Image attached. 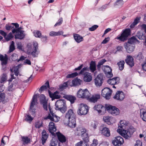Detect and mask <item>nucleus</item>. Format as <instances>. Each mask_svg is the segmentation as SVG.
Masks as SVG:
<instances>
[{
	"label": "nucleus",
	"instance_id": "obj_27",
	"mask_svg": "<svg viewBox=\"0 0 146 146\" xmlns=\"http://www.w3.org/2000/svg\"><path fill=\"white\" fill-rule=\"evenodd\" d=\"M82 82V80L76 78L72 80V82H71V84L72 85V86H78L80 85Z\"/></svg>",
	"mask_w": 146,
	"mask_h": 146
},
{
	"label": "nucleus",
	"instance_id": "obj_6",
	"mask_svg": "<svg viewBox=\"0 0 146 146\" xmlns=\"http://www.w3.org/2000/svg\"><path fill=\"white\" fill-rule=\"evenodd\" d=\"M90 95V93L87 89L84 90L80 89L77 92V96L80 98H85L88 99Z\"/></svg>",
	"mask_w": 146,
	"mask_h": 146
},
{
	"label": "nucleus",
	"instance_id": "obj_62",
	"mask_svg": "<svg viewBox=\"0 0 146 146\" xmlns=\"http://www.w3.org/2000/svg\"><path fill=\"white\" fill-rule=\"evenodd\" d=\"M63 22V19L62 18H61L59 19L58 21L54 25V26L56 27L57 26H59L61 25Z\"/></svg>",
	"mask_w": 146,
	"mask_h": 146
},
{
	"label": "nucleus",
	"instance_id": "obj_36",
	"mask_svg": "<svg viewBox=\"0 0 146 146\" xmlns=\"http://www.w3.org/2000/svg\"><path fill=\"white\" fill-rule=\"evenodd\" d=\"M40 102L41 104L43 105V107L44 110L47 111L48 110V102L46 100L45 98H44L43 99L40 100Z\"/></svg>",
	"mask_w": 146,
	"mask_h": 146
},
{
	"label": "nucleus",
	"instance_id": "obj_49",
	"mask_svg": "<svg viewBox=\"0 0 146 146\" xmlns=\"http://www.w3.org/2000/svg\"><path fill=\"white\" fill-rule=\"evenodd\" d=\"M111 89L108 88H105L103 89L102 91V95L103 96H105V94H106L108 91H110Z\"/></svg>",
	"mask_w": 146,
	"mask_h": 146
},
{
	"label": "nucleus",
	"instance_id": "obj_47",
	"mask_svg": "<svg viewBox=\"0 0 146 146\" xmlns=\"http://www.w3.org/2000/svg\"><path fill=\"white\" fill-rule=\"evenodd\" d=\"M79 74V73L77 72H74L71 74H68L66 76V78H72L78 76Z\"/></svg>",
	"mask_w": 146,
	"mask_h": 146
},
{
	"label": "nucleus",
	"instance_id": "obj_20",
	"mask_svg": "<svg viewBox=\"0 0 146 146\" xmlns=\"http://www.w3.org/2000/svg\"><path fill=\"white\" fill-rule=\"evenodd\" d=\"M83 80L86 82H89L92 80V77L91 73L88 72H85L84 74Z\"/></svg>",
	"mask_w": 146,
	"mask_h": 146
},
{
	"label": "nucleus",
	"instance_id": "obj_2",
	"mask_svg": "<svg viewBox=\"0 0 146 146\" xmlns=\"http://www.w3.org/2000/svg\"><path fill=\"white\" fill-rule=\"evenodd\" d=\"M125 122L124 120H121L120 122V125L118 126V129L117 131L125 139H128L131 137V135L129 131L125 130L123 127H125Z\"/></svg>",
	"mask_w": 146,
	"mask_h": 146
},
{
	"label": "nucleus",
	"instance_id": "obj_63",
	"mask_svg": "<svg viewBox=\"0 0 146 146\" xmlns=\"http://www.w3.org/2000/svg\"><path fill=\"white\" fill-rule=\"evenodd\" d=\"M5 99V94L4 93H0V102L3 101Z\"/></svg>",
	"mask_w": 146,
	"mask_h": 146
},
{
	"label": "nucleus",
	"instance_id": "obj_10",
	"mask_svg": "<svg viewBox=\"0 0 146 146\" xmlns=\"http://www.w3.org/2000/svg\"><path fill=\"white\" fill-rule=\"evenodd\" d=\"M38 44L37 42H35L33 43V49L32 51L31 52V48L29 46L28 47L27 52L28 54H31L34 57L36 56V55L38 54L37 53V50L38 49Z\"/></svg>",
	"mask_w": 146,
	"mask_h": 146
},
{
	"label": "nucleus",
	"instance_id": "obj_21",
	"mask_svg": "<svg viewBox=\"0 0 146 146\" xmlns=\"http://www.w3.org/2000/svg\"><path fill=\"white\" fill-rule=\"evenodd\" d=\"M56 136H57L58 139L60 142L63 143L66 141V137L60 132H58L55 133Z\"/></svg>",
	"mask_w": 146,
	"mask_h": 146
},
{
	"label": "nucleus",
	"instance_id": "obj_44",
	"mask_svg": "<svg viewBox=\"0 0 146 146\" xmlns=\"http://www.w3.org/2000/svg\"><path fill=\"white\" fill-rule=\"evenodd\" d=\"M42 124V121L38 120L35 122V127L36 128L39 129L43 126Z\"/></svg>",
	"mask_w": 146,
	"mask_h": 146
},
{
	"label": "nucleus",
	"instance_id": "obj_9",
	"mask_svg": "<svg viewBox=\"0 0 146 146\" xmlns=\"http://www.w3.org/2000/svg\"><path fill=\"white\" fill-rule=\"evenodd\" d=\"M104 75L102 74H98L94 80L95 85L97 87L101 86L103 82L104 78Z\"/></svg>",
	"mask_w": 146,
	"mask_h": 146
},
{
	"label": "nucleus",
	"instance_id": "obj_15",
	"mask_svg": "<svg viewBox=\"0 0 146 146\" xmlns=\"http://www.w3.org/2000/svg\"><path fill=\"white\" fill-rule=\"evenodd\" d=\"M49 132L51 134L52 136L55 137L56 136L55 132L56 130V129L55 125L54 123L52 122H50L49 125Z\"/></svg>",
	"mask_w": 146,
	"mask_h": 146
},
{
	"label": "nucleus",
	"instance_id": "obj_29",
	"mask_svg": "<svg viewBox=\"0 0 146 146\" xmlns=\"http://www.w3.org/2000/svg\"><path fill=\"white\" fill-rule=\"evenodd\" d=\"M66 116L68 118L71 119L76 118V115L72 109L69 110L66 113Z\"/></svg>",
	"mask_w": 146,
	"mask_h": 146
},
{
	"label": "nucleus",
	"instance_id": "obj_61",
	"mask_svg": "<svg viewBox=\"0 0 146 146\" xmlns=\"http://www.w3.org/2000/svg\"><path fill=\"white\" fill-rule=\"evenodd\" d=\"M7 80V75L6 74H3L1 78V80L0 81L1 83H2Z\"/></svg>",
	"mask_w": 146,
	"mask_h": 146
},
{
	"label": "nucleus",
	"instance_id": "obj_25",
	"mask_svg": "<svg viewBox=\"0 0 146 146\" xmlns=\"http://www.w3.org/2000/svg\"><path fill=\"white\" fill-rule=\"evenodd\" d=\"M42 145H44L48 136V134L47 133L46 130L44 129L42 131Z\"/></svg>",
	"mask_w": 146,
	"mask_h": 146
},
{
	"label": "nucleus",
	"instance_id": "obj_24",
	"mask_svg": "<svg viewBox=\"0 0 146 146\" xmlns=\"http://www.w3.org/2000/svg\"><path fill=\"white\" fill-rule=\"evenodd\" d=\"M8 58L7 56L5 54L4 56L3 55L0 54V60L1 61V64L2 66L6 65L8 63Z\"/></svg>",
	"mask_w": 146,
	"mask_h": 146
},
{
	"label": "nucleus",
	"instance_id": "obj_58",
	"mask_svg": "<svg viewBox=\"0 0 146 146\" xmlns=\"http://www.w3.org/2000/svg\"><path fill=\"white\" fill-rule=\"evenodd\" d=\"M58 143L57 140L54 141L52 139L50 141L49 144V146H56Z\"/></svg>",
	"mask_w": 146,
	"mask_h": 146
},
{
	"label": "nucleus",
	"instance_id": "obj_57",
	"mask_svg": "<svg viewBox=\"0 0 146 146\" xmlns=\"http://www.w3.org/2000/svg\"><path fill=\"white\" fill-rule=\"evenodd\" d=\"M88 70L89 68L87 67H84L79 73V75H82L84 74V73L85 72V71Z\"/></svg>",
	"mask_w": 146,
	"mask_h": 146
},
{
	"label": "nucleus",
	"instance_id": "obj_3",
	"mask_svg": "<svg viewBox=\"0 0 146 146\" xmlns=\"http://www.w3.org/2000/svg\"><path fill=\"white\" fill-rule=\"evenodd\" d=\"M55 109L60 111L62 113L66 111L67 107L65 100H59L57 101L55 104Z\"/></svg>",
	"mask_w": 146,
	"mask_h": 146
},
{
	"label": "nucleus",
	"instance_id": "obj_18",
	"mask_svg": "<svg viewBox=\"0 0 146 146\" xmlns=\"http://www.w3.org/2000/svg\"><path fill=\"white\" fill-rule=\"evenodd\" d=\"M86 132V129L83 127H77L75 131V134L77 136H81L83 135L84 133Z\"/></svg>",
	"mask_w": 146,
	"mask_h": 146
},
{
	"label": "nucleus",
	"instance_id": "obj_13",
	"mask_svg": "<svg viewBox=\"0 0 146 146\" xmlns=\"http://www.w3.org/2000/svg\"><path fill=\"white\" fill-rule=\"evenodd\" d=\"M125 95L122 91H117L115 95L113 97V98L117 101H121L125 98Z\"/></svg>",
	"mask_w": 146,
	"mask_h": 146
},
{
	"label": "nucleus",
	"instance_id": "obj_4",
	"mask_svg": "<svg viewBox=\"0 0 146 146\" xmlns=\"http://www.w3.org/2000/svg\"><path fill=\"white\" fill-rule=\"evenodd\" d=\"M89 108L85 104H80L77 112L80 115H85L88 112Z\"/></svg>",
	"mask_w": 146,
	"mask_h": 146
},
{
	"label": "nucleus",
	"instance_id": "obj_40",
	"mask_svg": "<svg viewBox=\"0 0 146 146\" xmlns=\"http://www.w3.org/2000/svg\"><path fill=\"white\" fill-rule=\"evenodd\" d=\"M124 3L123 0H117L114 4V6H117L119 8L122 7Z\"/></svg>",
	"mask_w": 146,
	"mask_h": 146
},
{
	"label": "nucleus",
	"instance_id": "obj_41",
	"mask_svg": "<svg viewBox=\"0 0 146 146\" xmlns=\"http://www.w3.org/2000/svg\"><path fill=\"white\" fill-rule=\"evenodd\" d=\"M12 33V32H10L8 35H6L5 37L4 38L6 41H8L13 39L14 36Z\"/></svg>",
	"mask_w": 146,
	"mask_h": 146
},
{
	"label": "nucleus",
	"instance_id": "obj_23",
	"mask_svg": "<svg viewBox=\"0 0 146 146\" xmlns=\"http://www.w3.org/2000/svg\"><path fill=\"white\" fill-rule=\"evenodd\" d=\"M119 80V78L118 77H116L113 78L112 79H109L107 81V82L111 85H114L118 84Z\"/></svg>",
	"mask_w": 146,
	"mask_h": 146
},
{
	"label": "nucleus",
	"instance_id": "obj_33",
	"mask_svg": "<svg viewBox=\"0 0 146 146\" xmlns=\"http://www.w3.org/2000/svg\"><path fill=\"white\" fill-rule=\"evenodd\" d=\"M49 82L48 81L45 83V85H43L40 87L39 90V92L41 93L42 91L46 90L47 88H49Z\"/></svg>",
	"mask_w": 146,
	"mask_h": 146
},
{
	"label": "nucleus",
	"instance_id": "obj_50",
	"mask_svg": "<svg viewBox=\"0 0 146 146\" xmlns=\"http://www.w3.org/2000/svg\"><path fill=\"white\" fill-rule=\"evenodd\" d=\"M103 120L104 122L106 123L107 124L110 125L111 122L110 121V117L108 116H107L104 117Z\"/></svg>",
	"mask_w": 146,
	"mask_h": 146
},
{
	"label": "nucleus",
	"instance_id": "obj_5",
	"mask_svg": "<svg viewBox=\"0 0 146 146\" xmlns=\"http://www.w3.org/2000/svg\"><path fill=\"white\" fill-rule=\"evenodd\" d=\"M48 108L49 109L50 113L48 114L47 117H44V119H49L52 121L55 122H58L60 118L53 112V111L50 107L49 104L48 105Z\"/></svg>",
	"mask_w": 146,
	"mask_h": 146
},
{
	"label": "nucleus",
	"instance_id": "obj_64",
	"mask_svg": "<svg viewBox=\"0 0 146 146\" xmlns=\"http://www.w3.org/2000/svg\"><path fill=\"white\" fill-rule=\"evenodd\" d=\"M141 117H142L143 121L146 122V111H143L142 113V115H141Z\"/></svg>",
	"mask_w": 146,
	"mask_h": 146
},
{
	"label": "nucleus",
	"instance_id": "obj_14",
	"mask_svg": "<svg viewBox=\"0 0 146 146\" xmlns=\"http://www.w3.org/2000/svg\"><path fill=\"white\" fill-rule=\"evenodd\" d=\"M19 27V24L17 23H8L5 25V29L8 31H9L11 30H12V31L13 29H15Z\"/></svg>",
	"mask_w": 146,
	"mask_h": 146
},
{
	"label": "nucleus",
	"instance_id": "obj_32",
	"mask_svg": "<svg viewBox=\"0 0 146 146\" xmlns=\"http://www.w3.org/2000/svg\"><path fill=\"white\" fill-rule=\"evenodd\" d=\"M64 32L62 31H59L56 32L55 31H51L49 33V35L51 36H55L61 35L63 34Z\"/></svg>",
	"mask_w": 146,
	"mask_h": 146
},
{
	"label": "nucleus",
	"instance_id": "obj_11",
	"mask_svg": "<svg viewBox=\"0 0 146 146\" xmlns=\"http://www.w3.org/2000/svg\"><path fill=\"white\" fill-rule=\"evenodd\" d=\"M107 108L108 112L113 115H118L120 113L119 109L115 106L109 105Z\"/></svg>",
	"mask_w": 146,
	"mask_h": 146
},
{
	"label": "nucleus",
	"instance_id": "obj_30",
	"mask_svg": "<svg viewBox=\"0 0 146 146\" xmlns=\"http://www.w3.org/2000/svg\"><path fill=\"white\" fill-rule=\"evenodd\" d=\"M63 97L69 101L71 104L74 103L75 101L76 100L75 97L72 95H66L64 96Z\"/></svg>",
	"mask_w": 146,
	"mask_h": 146
},
{
	"label": "nucleus",
	"instance_id": "obj_26",
	"mask_svg": "<svg viewBox=\"0 0 146 146\" xmlns=\"http://www.w3.org/2000/svg\"><path fill=\"white\" fill-rule=\"evenodd\" d=\"M100 96L98 94L93 95L92 96L88 98L89 101L95 103L98 100L100 99Z\"/></svg>",
	"mask_w": 146,
	"mask_h": 146
},
{
	"label": "nucleus",
	"instance_id": "obj_7",
	"mask_svg": "<svg viewBox=\"0 0 146 146\" xmlns=\"http://www.w3.org/2000/svg\"><path fill=\"white\" fill-rule=\"evenodd\" d=\"M37 95H34L33 97L30 107V110L31 111V115H35V114L36 109L34 108V106L36 103H37Z\"/></svg>",
	"mask_w": 146,
	"mask_h": 146
},
{
	"label": "nucleus",
	"instance_id": "obj_48",
	"mask_svg": "<svg viewBox=\"0 0 146 146\" xmlns=\"http://www.w3.org/2000/svg\"><path fill=\"white\" fill-rule=\"evenodd\" d=\"M34 36L36 37L40 38L41 36V33L39 31H36L34 32Z\"/></svg>",
	"mask_w": 146,
	"mask_h": 146
},
{
	"label": "nucleus",
	"instance_id": "obj_1",
	"mask_svg": "<svg viewBox=\"0 0 146 146\" xmlns=\"http://www.w3.org/2000/svg\"><path fill=\"white\" fill-rule=\"evenodd\" d=\"M131 30L129 28H126L122 30L120 35H118L115 39L119 40L121 42H124L128 39L127 43L133 44L137 40L136 38L133 36L129 39L130 36Z\"/></svg>",
	"mask_w": 146,
	"mask_h": 146
},
{
	"label": "nucleus",
	"instance_id": "obj_42",
	"mask_svg": "<svg viewBox=\"0 0 146 146\" xmlns=\"http://www.w3.org/2000/svg\"><path fill=\"white\" fill-rule=\"evenodd\" d=\"M82 138L84 141L86 142H88L89 141V137L88 134L86 132H85L84 134L81 136Z\"/></svg>",
	"mask_w": 146,
	"mask_h": 146
},
{
	"label": "nucleus",
	"instance_id": "obj_53",
	"mask_svg": "<svg viewBox=\"0 0 146 146\" xmlns=\"http://www.w3.org/2000/svg\"><path fill=\"white\" fill-rule=\"evenodd\" d=\"M109 105L106 104L105 106L102 105V108H101L100 110V113L102 112H106V110L108 111V109L107 108V107L109 106Z\"/></svg>",
	"mask_w": 146,
	"mask_h": 146
},
{
	"label": "nucleus",
	"instance_id": "obj_45",
	"mask_svg": "<svg viewBox=\"0 0 146 146\" xmlns=\"http://www.w3.org/2000/svg\"><path fill=\"white\" fill-rule=\"evenodd\" d=\"M112 92V91L111 90L105 94V96H103L106 99L109 100L110 98Z\"/></svg>",
	"mask_w": 146,
	"mask_h": 146
},
{
	"label": "nucleus",
	"instance_id": "obj_22",
	"mask_svg": "<svg viewBox=\"0 0 146 146\" xmlns=\"http://www.w3.org/2000/svg\"><path fill=\"white\" fill-rule=\"evenodd\" d=\"M125 61L127 64L131 67L134 65L133 58L130 55L127 56Z\"/></svg>",
	"mask_w": 146,
	"mask_h": 146
},
{
	"label": "nucleus",
	"instance_id": "obj_17",
	"mask_svg": "<svg viewBox=\"0 0 146 146\" xmlns=\"http://www.w3.org/2000/svg\"><path fill=\"white\" fill-rule=\"evenodd\" d=\"M103 71L108 78H111L112 77L113 74L112 73V69L108 66H105Z\"/></svg>",
	"mask_w": 146,
	"mask_h": 146
},
{
	"label": "nucleus",
	"instance_id": "obj_19",
	"mask_svg": "<svg viewBox=\"0 0 146 146\" xmlns=\"http://www.w3.org/2000/svg\"><path fill=\"white\" fill-rule=\"evenodd\" d=\"M24 31H21L19 32H16L15 35V39H17L21 40L23 39L25 36V35L24 33Z\"/></svg>",
	"mask_w": 146,
	"mask_h": 146
},
{
	"label": "nucleus",
	"instance_id": "obj_16",
	"mask_svg": "<svg viewBox=\"0 0 146 146\" xmlns=\"http://www.w3.org/2000/svg\"><path fill=\"white\" fill-rule=\"evenodd\" d=\"M48 93L49 96L50 97L52 98V100L55 99H59L61 98L60 93L58 91H56L53 93L49 90Z\"/></svg>",
	"mask_w": 146,
	"mask_h": 146
},
{
	"label": "nucleus",
	"instance_id": "obj_34",
	"mask_svg": "<svg viewBox=\"0 0 146 146\" xmlns=\"http://www.w3.org/2000/svg\"><path fill=\"white\" fill-rule=\"evenodd\" d=\"M71 82L70 81H68L66 82H64L60 86V89L62 90L65 89L68 86H72V85L71 84Z\"/></svg>",
	"mask_w": 146,
	"mask_h": 146
},
{
	"label": "nucleus",
	"instance_id": "obj_39",
	"mask_svg": "<svg viewBox=\"0 0 146 146\" xmlns=\"http://www.w3.org/2000/svg\"><path fill=\"white\" fill-rule=\"evenodd\" d=\"M21 139V141L23 142V144L25 145L30 142V139L27 137H22Z\"/></svg>",
	"mask_w": 146,
	"mask_h": 146
},
{
	"label": "nucleus",
	"instance_id": "obj_46",
	"mask_svg": "<svg viewBox=\"0 0 146 146\" xmlns=\"http://www.w3.org/2000/svg\"><path fill=\"white\" fill-rule=\"evenodd\" d=\"M136 36L138 38L141 40L143 39L145 37V36L143 35V34L140 32H138L137 33Z\"/></svg>",
	"mask_w": 146,
	"mask_h": 146
},
{
	"label": "nucleus",
	"instance_id": "obj_31",
	"mask_svg": "<svg viewBox=\"0 0 146 146\" xmlns=\"http://www.w3.org/2000/svg\"><path fill=\"white\" fill-rule=\"evenodd\" d=\"M74 37L75 40L78 43L83 41L84 40L83 37L78 34H74Z\"/></svg>",
	"mask_w": 146,
	"mask_h": 146
},
{
	"label": "nucleus",
	"instance_id": "obj_51",
	"mask_svg": "<svg viewBox=\"0 0 146 146\" xmlns=\"http://www.w3.org/2000/svg\"><path fill=\"white\" fill-rule=\"evenodd\" d=\"M102 107V105L101 104L97 105L94 107V109L98 111L99 113H100V110Z\"/></svg>",
	"mask_w": 146,
	"mask_h": 146
},
{
	"label": "nucleus",
	"instance_id": "obj_55",
	"mask_svg": "<svg viewBox=\"0 0 146 146\" xmlns=\"http://www.w3.org/2000/svg\"><path fill=\"white\" fill-rule=\"evenodd\" d=\"M14 42L13 41L11 42V43L10 46L9 51L10 52H13L15 49V47L14 46Z\"/></svg>",
	"mask_w": 146,
	"mask_h": 146
},
{
	"label": "nucleus",
	"instance_id": "obj_8",
	"mask_svg": "<svg viewBox=\"0 0 146 146\" xmlns=\"http://www.w3.org/2000/svg\"><path fill=\"white\" fill-rule=\"evenodd\" d=\"M99 132L102 135L106 137H109L110 135V131L109 129L104 125H101L99 128Z\"/></svg>",
	"mask_w": 146,
	"mask_h": 146
},
{
	"label": "nucleus",
	"instance_id": "obj_35",
	"mask_svg": "<svg viewBox=\"0 0 146 146\" xmlns=\"http://www.w3.org/2000/svg\"><path fill=\"white\" fill-rule=\"evenodd\" d=\"M96 64L95 61H92L90 66V69L91 72H94L96 70Z\"/></svg>",
	"mask_w": 146,
	"mask_h": 146
},
{
	"label": "nucleus",
	"instance_id": "obj_60",
	"mask_svg": "<svg viewBox=\"0 0 146 146\" xmlns=\"http://www.w3.org/2000/svg\"><path fill=\"white\" fill-rule=\"evenodd\" d=\"M144 58V56L141 52L138 53L137 57V59L139 60Z\"/></svg>",
	"mask_w": 146,
	"mask_h": 146
},
{
	"label": "nucleus",
	"instance_id": "obj_59",
	"mask_svg": "<svg viewBox=\"0 0 146 146\" xmlns=\"http://www.w3.org/2000/svg\"><path fill=\"white\" fill-rule=\"evenodd\" d=\"M25 117V120L27 121H31L33 119V118L30 115H27Z\"/></svg>",
	"mask_w": 146,
	"mask_h": 146
},
{
	"label": "nucleus",
	"instance_id": "obj_12",
	"mask_svg": "<svg viewBox=\"0 0 146 146\" xmlns=\"http://www.w3.org/2000/svg\"><path fill=\"white\" fill-rule=\"evenodd\" d=\"M123 142V139L120 136H117L114 138L112 143L115 146H121Z\"/></svg>",
	"mask_w": 146,
	"mask_h": 146
},
{
	"label": "nucleus",
	"instance_id": "obj_38",
	"mask_svg": "<svg viewBox=\"0 0 146 146\" xmlns=\"http://www.w3.org/2000/svg\"><path fill=\"white\" fill-rule=\"evenodd\" d=\"M140 19V17H136L134 19L133 22L130 25V28H133L139 22Z\"/></svg>",
	"mask_w": 146,
	"mask_h": 146
},
{
	"label": "nucleus",
	"instance_id": "obj_37",
	"mask_svg": "<svg viewBox=\"0 0 146 146\" xmlns=\"http://www.w3.org/2000/svg\"><path fill=\"white\" fill-rule=\"evenodd\" d=\"M68 125L71 128H74L76 126V118L70 119Z\"/></svg>",
	"mask_w": 146,
	"mask_h": 146
},
{
	"label": "nucleus",
	"instance_id": "obj_43",
	"mask_svg": "<svg viewBox=\"0 0 146 146\" xmlns=\"http://www.w3.org/2000/svg\"><path fill=\"white\" fill-rule=\"evenodd\" d=\"M124 64L125 62L124 60L120 61L117 63V64L119 66V70H120L121 71L123 69Z\"/></svg>",
	"mask_w": 146,
	"mask_h": 146
},
{
	"label": "nucleus",
	"instance_id": "obj_54",
	"mask_svg": "<svg viewBox=\"0 0 146 146\" xmlns=\"http://www.w3.org/2000/svg\"><path fill=\"white\" fill-rule=\"evenodd\" d=\"M67 117V116L65 115V117H64L63 120V122L65 125H68L70 119L69 118H68V117Z\"/></svg>",
	"mask_w": 146,
	"mask_h": 146
},
{
	"label": "nucleus",
	"instance_id": "obj_52",
	"mask_svg": "<svg viewBox=\"0 0 146 146\" xmlns=\"http://www.w3.org/2000/svg\"><path fill=\"white\" fill-rule=\"evenodd\" d=\"M98 125V122L95 121H93L91 123V126L94 129H95Z\"/></svg>",
	"mask_w": 146,
	"mask_h": 146
},
{
	"label": "nucleus",
	"instance_id": "obj_28",
	"mask_svg": "<svg viewBox=\"0 0 146 146\" xmlns=\"http://www.w3.org/2000/svg\"><path fill=\"white\" fill-rule=\"evenodd\" d=\"M124 46L128 53H131L134 51V48L133 46L128 44L127 43H124Z\"/></svg>",
	"mask_w": 146,
	"mask_h": 146
},
{
	"label": "nucleus",
	"instance_id": "obj_56",
	"mask_svg": "<svg viewBox=\"0 0 146 146\" xmlns=\"http://www.w3.org/2000/svg\"><path fill=\"white\" fill-rule=\"evenodd\" d=\"M23 28L22 27H18L17 28H15V29H13V31H12V33L13 34H14L16 32H19L21 31H23V30H21V29H23Z\"/></svg>",
	"mask_w": 146,
	"mask_h": 146
}]
</instances>
